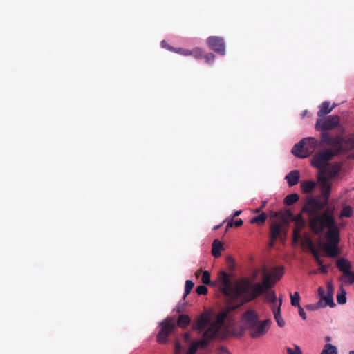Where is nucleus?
Segmentation results:
<instances>
[{"label": "nucleus", "mask_w": 354, "mask_h": 354, "mask_svg": "<svg viewBox=\"0 0 354 354\" xmlns=\"http://www.w3.org/2000/svg\"><path fill=\"white\" fill-rule=\"evenodd\" d=\"M320 190L319 198L310 196L302 207V212L308 215L309 227L315 234H322L326 227L337 225L334 216V209L328 207L331 193L332 178H317Z\"/></svg>", "instance_id": "obj_1"}, {"label": "nucleus", "mask_w": 354, "mask_h": 354, "mask_svg": "<svg viewBox=\"0 0 354 354\" xmlns=\"http://www.w3.org/2000/svg\"><path fill=\"white\" fill-rule=\"evenodd\" d=\"M272 274L266 273L263 277L262 283H254L245 278L238 283L235 287L234 294L240 298L239 304L233 306L234 309L255 299L260 295L266 292L275 284Z\"/></svg>", "instance_id": "obj_2"}, {"label": "nucleus", "mask_w": 354, "mask_h": 354, "mask_svg": "<svg viewBox=\"0 0 354 354\" xmlns=\"http://www.w3.org/2000/svg\"><path fill=\"white\" fill-rule=\"evenodd\" d=\"M330 147L319 151L312 157V165L317 168L320 173L317 177H336L337 175L344 174L341 163H329L335 156L340 154L337 151L336 147Z\"/></svg>", "instance_id": "obj_3"}, {"label": "nucleus", "mask_w": 354, "mask_h": 354, "mask_svg": "<svg viewBox=\"0 0 354 354\" xmlns=\"http://www.w3.org/2000/svg\"><path fill=\"white\" fill-rule=\"evenodd\" d=\"M245 328L252 338H258L266 334L270 328L272 322L270 319L259 320V315L254 310H247L243 316Z\"/></svg>", "instance_id": "obj_4"}, {"label": "nucleus", "mask_w": 354, "mask_h": 354, "mask_svg": "<svg viewBox=\"0 0 354 354\" xmlns=\"http://www.w3.org/2000/svg\"><path fill=\"white\" fill-rule=\"evenodd\" d=\"M322 142L330 147H336L337 151L346 153L354 149V133H348L344 137L342 135L333 136L329 133H321Z\"/></svg>", "instance_id": "obj_5"}, {"label": "nucleus", "mask_w": 354, "mask_h": 354, "mask_svg": "<svg viewBox=\"0 0 354 354\" xmlns=\"http://www.w3.org/2000/svg\"><path fill=\"white\" fill-rule=\"evenodd\" d=\"M322 144L314 137H306L294 145L292 153L298 158H304L313 154Z\"/></svg>", "instance_id": "obj_6"}, {"label": "nucleus", "mask_w": 354, "mask_h": 354, "mask_svg": "<svg viewBox=\"0 0 354 354\" xmlns=\"http://www.w3.org/2000/svg\"><path fill=\"white\" fill-rule=\"evenodd\" d=\"M326 238L328 244L324 246V252L326 257L335 258L340 253L338 248L340 241L339 228L337 225H335L332 227H326Z\"/></svg>", "instance_id": "obj_7"}, {"label": "nucleus", "mask_w": 354, "mask_h": 354, "mask_svg": "<svg viewBox=\"0 0 354 354\" xmlns=\"http://www.w3.org/2000/svg\"><path fill=\"white\" fill-rule=\"evenodd\" d=\"M220 332V326L217 324H212L203 333L201 339L192 342V344L197 347V349L206 348L211 341L214 340L218 335Z\"/></svg>", "instance_id": "obj_8"}, {"label": "nucleus", "mask_w": 354, "mask_h": 354, "mask_svg": "<svg viewBox=\"0 0 354 354\" xmlns=\"http://www.w3.org/2000/svg\"><path fill=\"white\" fill-rule=\"evenodd\" d=\"M212 324H217L212 320V313L205 310L196 319L192 325V330L198 333L204 332L206 327H210Z\"/></svg>", "instance_id": "obj_9"}, {"label": "nucleus", "mask_w": 354, "mask_h": 354, "mask_svg": "<svg viewBox=\"0 0 354 354\" xmlns=\"http://www.w3.org/2000/svg\"><path fill=\"white\" fill-rule=\"evenodd\" d=\"M339 116L330 115L323 119H317L315 127L317 130L326 133V131L335 128L339 124Z\"/></svg>", "instance_id": "obj_10"}, {"label": "nucleus", "mask_w": 354, "mask_h": 354, "mask_svg": "<svg viewBox=\"0 0 354 354\" xmlns=\"http://www.w3.org/2000/svg\"><path fill=\"white\" fill-rule=\"evenodd\" d=\"M286 237V232L282 225L279 223H273L270 226L269 247L272 248L277 239H279L281 242L284 243Z\"/></svg>", "instance_id": "obj_11"}, {"label": "nucleus", "mask_w": 354, "mask_h": 354, "mask_svg": "<svg viewBox=\"0 0 354 354\" xmlns=\"http://www.w3.org/2000/svg\"><path fill=\"white\" fill-rule=\"evenodd\" d=\"M160 326L161 328L156 337L157 342L159 344H165L168 342L167 337L169 333L175 329L176 326L173 323L169 322L167 319H165L161 322L160 323Z\"/></svg>", "instance_id": "obj_12"}, {"label": "nucleus", "mask_w": 354, "mask_h": 354, "mask_svg": "<svg viewBox=\"0 0 354 354\" xmlns=\"http://www.w3.org/2000/svg\"><path fill=\"white\" fill-rule=\"evenodd\" d=\"M207 43L210 49L217 54L224 56L225 55V45L224 39L217 36H210L207 39Z\"/></svg>", "instance_id": "obj_13"}, {"label": "nucleus", "mask_w": 354, "mask_h": 354, "mask_svg": "<svg viewBox=\"0 0 354 354\" xmlns=\"http://www.w3.org/2000/svg\"><path fill=\"white\" fill-rule=\"evenodd\" d=\"M219 281L222 285V292L225 295H230V294L232 292L233 294V297L235 299H239L235 296L234 290L235 288L232 289V281L229 277L228 274L225 271H221L219 273Z\"/></svg>", "instance_id": "obj_14"}, {"label": "nucleus", "mask_w": 354, "mask_h": 354, "mask_svg": "<svg viewBox=\"0 0 354 354\" xmlns=\"http://www.w3.org/2000/svg\"><path fill=\"white\" fill-rule=\"evenodd\" d=\"M336 266L338 270L342 272V274L351 271L352 266L347 259L340 258L337 261Z\"/></svg>", "instance_id": "obj_15"}, {"label": "nucleus", "mask_w": 354, "mask_h": 354, "mask_svg": "<svg viewBox=\"0 0 354 354\" xmlns=\"http://www.w3.org/2000/svg\"><path fill=\"white\" fill-rule=\"evenodd\" d=\"M334 289L332 284L328 283L327 286V294L326 296L323 297L324 307L328 306L330 308L335 306V304L333 300Z\"/></svg>", "instance_id": "obj_16"}, {"label": "nucleus", "mask_w": 354, "mask_h": 354, "mask_svg": "<svg viewBox=\"0 0 354 354\" xmlns=\"http://www.w3.org/2000/svg\"><path fill=\"white\" fill-rule=\"evenodd\" d=\"M317 180H318L317 178ZM316 186L319 187L318 180L317 182L312 180H304L301 182V189L304 193L310 194L312 192Z\"/></svg>", "instance_id": "obj_17"}, {"label": "nucleus", "mask_w": 354, "mask_h": 354, "mask_svg": "<svg viewBox=\"0 0 354 354\" xmlns=\"http://www.w3.org/2000/svg\"><path fill=\"white\" fill-rule=\"evenodd\" d=\"M282 303V300L280 299L279 304L277 307L273 306L272 307V311L274 314V319L276 320L278 326L279 327H283L285 326V321L281 317V305Z\"/></svg>", "instance_id": "obj_18"}, {"label": "nucleus", "mask_w": 354, "mask_h": 354, "mask_svg": "<svg viewBox=\"0 0 354 354\" xmlns=\"http://www.w3.org/2000/svg\"><path fill=\"white\" fill-rule=\"evenodd\" d=\"M293 221H295V227L293 230L295 231L301 232L306 225V221L301 214H299L294 216Z\"/></svg>", "instance_id": "obj_19"}, {"label": "nucleus", "mask_w": 354, "mask_h": 354, "mask_svg": "<svg viewBox=\"0 0 354 354\" xmlns=\"http://www.w3.org/2000/svg\"><path fill=\"white\" fill-rule=\"evenodd\" d=\"M223 249V244L218 239H215L212 243V254L215 258L221 257V251Z\"/></svg>", "instance_id": "obj_20"}, {"label": "nucleus", "mask_w": 354, "mask_h": 354, "mask_svg": "<svg viewBox=\"0 0 354 354\" xmlns=\"http://www.w3.org/2000/svg\"><path fill=\"white\" fill-rule=\"evenodd\" d=\"M330 102L328 101L324 102L319 106V110L317 113L318 116H322L324 115H326L331 112L335 106V104H333V106L330 107Z\"/></svg>", "instance_id": "obj_21"}, {"label": "nucleus", "mask_w": 354, "mask_h": 354, "mask_svg": "<svg viewBox=\"0 0 354 354\" xmlns=\"http://www.w3.org/2000/svg\"><path fill=\"white\" fill-rule=\"evenodd\" d=\"M346 291L344 288L343 285H341L337 294V301L339 304L343 305L346 303Z\"/></svg>", "instance_id": "obj_22"}, {"label": "nucleus", "mask_w": 354, "mask_h": 354, "mask_svg": "<svg viewBox=\"0 0 354 354\" xmlns=\"http://www.w3.org/2000/svg\"><path fill=\"white\" fill-rule=\"evenodd\" d=\"M190 323L191 319L187 315H180L178 318L177 324L182 328H185L190 324Z\"/></svg>", "instance_id": "obj_23"}, {"label": "nucleus", "mask_w": 354, "mask_h": 354, "mask_svg": "<svg viewBox=\"0 0 354 354\" xmlns=\"http://www.w3.org/2000/svg\"><path fill=\"white\" fill-rule=\"evenodd\" d=\"M339 280L344 283L351 285L354 283V272L350 271L344 274H342L339 278Z\"/></svg>", "instance_id": "obj_24"}, {"label": "nucleus", "mask_w": 354, "mask_h": 354, "mask_svg": "<svg viewBox=\"0 0 354 354\" xmlns=\"http://www.w3.org/2000/svg\"><path fill=\"white\" fill-rule=\"evenodd\" d=\"M266 218H267V214L265 212H262L261 214H259L258 216L253 217L250 220V223L252 224L257 223L259 225H262L265 223Z\"/></svg>", "instance_id": "obj_25"}, {"label": "nucleus", "mask_w": 354, "mask_h": 354, "mask_svg": "<svg viewBox=\"0 0 354 354\" xmlns=\"http://www.w3.org/2000/svg\"><path fill=\"white\" fill-rule=\"evenodd\" d=\"M284 268L283 266H279L274 268L272 272L270 274H272L273 279L277 282L279 281L283 274Z\"/></svg>", "instance_id": "obj_26"}, {"label": "nucleus", "mask_w": 354, "mask_h": 354, "mask_svg": "<svg viewBox=\"0 0 354 354\" xmlns=\"http://www.w3.org/2000/svg\"><path fill=\"white\" fill-rule=\"evenodd\" d=\"M299 200V195L297 193L288 194L284 198V203L286 205H292L297 202Z\"/></svg>", "instance_id": "obj_27"}, {"label": "nucleus", "mask_w": 354, "mask_h": 354, "mask_svg": "<svg viewBox=\"0 0 354 354\" xmlns=\"http://www.w3.org/2000/svg\"><path fill=\"white\" fill-rule=\"evenodd\" d=\"M337 348L335 346L331 344H326L323 350L321 352V354H337Z\"/></svg>", "instance_id": "obj_28"}, {"label": "nucleus", "mask_w": 354, "mask_h": 354, "mask_svg": "<svg viewBox=\"0 0 354 354\" xmlns=\"http://www.w3.org/2000/svg\"><path fill=\"white\" fill-rule=\"evenodd\" d=\"M310 252H311L313 258L315 259V262L317 263V265L319 266L324 265L323 260H322L319 258V254L318 251L314 248L311 241L310 242Z\"/></svg>", "instance_id": "obj_29"}, {"label": "nucleus", "mask_w": 354, "mask_h": 354, "mask_svg": "<svg viewBox=\"0 0 354 354\" xmlns=\"http://www.w3.org/2000/svg\"><path fill=\"white\" fill-rule=\"evenodd\" d=\"M324 303L322 302V301H318V302H317L315 304H307L305 306V308L307 310H310V311L317 310H318L321 308H324Z\"/></svg>", "instance_id": "obj_30"}, {"label": "nucleus", "mask_w": 354, "mask_h": 354, "mask_svg": "<svg viewBox=\"0 0 354 354\" xmlns=\"http://www.w3.org/2000/svg\"><path fill=\"white\" fill-rule=\"evenodd\" d=\"M353 214V209L351 206L344 207L340 212V217L350 218Z\"/></svg>", "instance_id": "obj_31"}, {"label": "nucleus", "mask_w": 354, "mask_h": 354, "mask_svg": "<svg viewBox=\"0 0 354 354\" xmlns=\"http://www.w3.org/2000/svg\"><path fill=\"white\" fill-rule=\"evenodd\" d=\"M194 283L191 280H187L185 281V292L183 295V298L185 299L187 295H188L190 292L192 291V288H194Z\"/></svg>", "instance_id": "obj_32"}, {"label": "nucleus", "mask_w": 354, "mask_h": 354, "mask_svg": "<svg viewBox=\"0 0 354 354\" xmlns=\"http://www.w3.org/2000/svg\"><path fill=\"white\" fill-rule=\"evenodd\" d=\"M291 305L295 307L299 306L300 296L298 292H295L293 295L290 294Z\"/></svg>", "instance_id": "obj_33"}, {"label": "nucleus", "mask_w": 354, "mask_h": 354, "mask_svg": "<svg viewBox=\"0 0 354 354\" xmlns=\"http://www.w3.org/2000/svg\"><path fill=\"white\" fill-rule=\"evenodd\" d=\"M201 281L205 285L211 284L210 273L209 271L205 270L203 272Z\"/></svg>", "instance_id": "obj_34"}, {"label": "nucleus", "mask_w": 354, "mask_h": 354, "mask_svg": "<svg viewBox=\"0 0 354 354\" xmlns=\"http://www.w3.org/2000/svg\"><path fill=\"white\" fill-rule=\"evenodd\" d=\"M174 53L183 56H190L192 55V51L191 50L184 49L182 48H176Z\"/></svg>", "instance_id": "obj_35"}, {"label": "nucleus", "mask_w": 354, "mask_h": 354, "mask_svg": "<svg viewBox=\"0 0 354 354\" xmlns=\"http://www.w3.org/2000/svg\"><path fill=\"white\" fill-rule=\"evenodd\" d=\"M287 354H302L301 350L298 345L295 344L294 348H286Z\"/></svg>", "instance_id": "obj_36"}, {"label": "nucleus", "mask_w": 354, "mask_h": 354, "mask_svg": "<svg viewBox=\"0 0 354 354\" xmlns=\"http://www.w3.org/2000/svg\"><path fill=\"white\" fill-rule=\"evenodd\" d=\"M196 292L198 295H205L207 293L208 290L205 286L200 285L196 287Z\"/></svg>", "instance_id": "obj_37"}, {"label": "nucleus", "mask_w": 354, "mask_h": 354, "mask_svg": "<svg viewBox=\"0 0 354 354\" xmlns=\"http://www.w3.org/2000/svg\"><path fill=\"white\" fill-rule=\"evenodd\" d=\"M192 51V55L194 58L199 59L203 57V51L200 48H196Z\"/></svg>", "instance_id": "obj_38"}, {"label": "nucleus", "mask_w": 354, "mask_h": 354, "mask_svg": "<svg viewBox=\"0 0 354 354\" xmlns=\"http://www.w3.org/2000/svg\"><path fill=\"white\" fill-rule=\"evenodd\" d=\"M182 351H183L182 344H180V342L178 340L176 341L174 343V354H183Z\"/></svg>", "instance_id": "obj_39"}, {"label": "nucleus", "mask_w": 354, "mask_h": 354, "mask_svg": "<svg viewBox=\"0 0 354 354\" xmlns=\"http://www.w3.org/2000/svg\"><path fill=\"white\" fill-rule=\"evenodd\" d=\"M268 299H269V301L271 302V303H275L276 300H277V296L274 293V292L272 291V292H268V290H267L266 292H264Z\"/></svg>", "instance_id": "obj_40"}, {"label": "nucleus", "mask_w": 354, "mask_h": 354, "mask_svg": "<svg viewBox=\"0 0 354 354\" xmlns=\"http://www.w3.org/2000/svg\"><path fill=\"white\" fill-rule=\"evenodd\" d=\"M204 58L206 63L212 64L215 59V55L213 53H208L204 56Z\"/></svg>", "instance_id": "obj_41"}, {"label": "nucleus", "mask_w": 354, "mask_h": 354, "mask_svg": "<svg viewBox=\"0 0 354 354\" xmlns=\"http://www.w3.org/2000/svg\"><path fill=\"white\" fill-rule=\"evenodd\" d=\"M197 350V347H196L195 345L191 342L186 352V354H196Z\"/></svg>", "instance_id": "obj_42"}, {"label": "nucleus", "mask_w": 354, "mask_h": 354, "mask_svg": "<svg viewBox=\"0 0 354 354\" xmlns=\"http://www.w3.org/2000/svg\"><path fill=\"white\" fill-rule=\"evenodd\" d=\"M217 354H232L227 347L221 346L218 348Z\"/></svg>", "instance_id": "obj_43"}, {"label": "nucleus", "mask_w": 354, "mask_h": 354, "mask_svg": "<svg viewBox=\"0 0 354 354\" xmlns=\"http://www.w3.org/2000/svg\"><path fill=\"white\" fill-rule=\"evenodd\" d=\"M161 47L163 48H166L169 51H173L174 52L175 51V48L174 47H172L171 46L167 44V42L165 41V40H162L161 41Z\"/></svg>", "instance_id": "obj_44"}, {"label": "nucleus", "mask_w": 354, "mask_h": 354, "mask_svg": "<svg viewBox=\"0 0 354 354\" xmlns=\"http://www.w3.org/2000/svg\"><path fill=\"white\" fill-rule=\"evenodd\" d=\"M318 293L321 297L319 301H322V302L324 303L323 297L326 296L325 289L322 286L319 287L318 288Z\"/></svg>", "instance_id": "obj_45"}, {"label": "nucleus", "mask_w": 354, "mask_h": 354, "mask_svg": "<svg viewBox=\"0 0 354 354\" xmlns=\"http://www.w3.org/2000/svg\"><path fill=\"white\" fill-rule=\"evenodd\" d=\"M288 180V183L290 187L294 186L299 183L300 178H286Z\"/></svg>", "instance_id": "obj_46"}, {"label": "nucleus", "mask_w": 354, "mask_h": 354, "mask_svg": "<svg viewBox=\"0 0 354 354\" xmlns=\"http://www.w3.org/2000/svg\"><path fill=\"white\" fill-rule=\"evenodd\" d=\"M301 239V232L295 231L293 230V241L297 243Z\"/></svg>", "instance_id": "obj_47"}, {"label": "nucleus", "mask_w": 354, "mask_h": 354, "mask_svg": "<svg viewBox=\"0 0 354 354\" xmlns=\"http://www.w3.org/2000/svg\"><path fill=\"white\" fill-rule=\"evenodd\" d=\"M298 307V310H299V316L301 317V319L303 320H306V314L304 311V309L301 306H297Z\"/></svg>", "instance_id": "obj_48"}, {"label": "nucleus", "mask_w": 354, "mask_h": 354, "mask_svg": "<svg viewBox=\"0 0 354 354\" xmlns=\"http://www.w3.org/2000/svg\"><path fill=\"white\" fill-rule=\"evenodd\" d=\"M300 174L298 170H292L286 175L285 177H299Z\"/></svg>", "instance_id": "obj_49"}, {"label": "nucleus", "mask_w": 354, "mask_h": 354, "mask_svg": "<svg viewBox=\"0 0 354 354\" xmlns=\"http://www.w3.org/2000/svg\"><path fill=\"white\" fill-rule=\"evenodd\" d=\"M183 339L185 340V342L187 344H191V335L189 333H185L184 335H183Z\"/></svg>", "instance_id": "obj_50"}, {"label": "nucleus", "mask_w": 354, "mask_h": 354, "mask_svg": "<svg viewBox=\"0 0 354 354\" xmlns=\"http://www.w3.org/2000/svg\"><path fill=\"white\" fill-rule=\"evenodd\" d=\"M319 270L323 274H327L328 273V267L326 266L322 265L319 266Z\"/></svg>", "instance_id": "obj_51"}, {"label": "nucleus", "mask_w": 354, "mask_h": 354, "mask_svg": "<svg viewBox=\"0 0 354 354\" xmlns=\"http://www.w3.org/2000/svg\"><path fill=\"white\" fill-rule=\"evenodd\" d=\"M243 224V221L242 219L239 218L238 220H236L235 222H234V225L236 226V227H240Z\"/></svg>", "instance_id": "obj_52"}, {"label": "nucleus", "mask_w": 354, "mask_h": 354, "mask_svg": "<svg viewBox=\"0 0 354 354\" xmlns=\"http://www.w3.org/2000/svg\"><path fill=\"white\" fill-rule=\"evenodd\" d=\"M241 212H242L241 210H236V211H235L234 212V214H232V218L239 216L241 214Z\"/></svg>", "instance_id": "obj_53"}, {"label": "nucleus", "mask_w": 354, "mask_h": 354, "mask_svg": "<svg viewBox=\"0 0 354 354\" xmlns=\"http://www.w3.org/2000/svg\"><path fill=\"white\" fill-rule=\"evenodd\" d=\"M234 225V221H232V219L227 223V226H226V228L227 230L229 229L230 227H232Z\"/></svg>", "instance_id": "obj_54"}, {"label": "nucleus", "mask_w": 354, "mask_h": 354, "mask_svg": "<svg viewBox=\"0 0 354 354\" xmlns=\"http://www.w3.org/2000/svg\"><path fill=\"white\" fill-rule=\"evenodd\" d=\"M266 203H267V201H262V203H261V205L260 207V209H263L266 207Z\"/></svg>", "instance_id": "obj_55"}, {"label": "nucleus", "mask_w": 354, "mask_h": 354, "mask_svg": "<svg viewBox=\"0 0 354 354\" xmlns=\"http://www.w3.org/2000/svg\"><path fill=\"white\" fill-rule=\"evenodd\" d=\"M331 340H332L331 337H330V336H326V337H325V341H326V342H330Z\"/></svg>", "instance_id": "obj_56"}, {"label": "nucleus", "mask_w": 354, "mask_h": 354, "mask_svg": "<svg viewBox=\"0 0 354 354\" xmlns=\"http://www.w3.org/2000/svg\"><path fill=\"white\" fill-rule=\"evenodd\" d=\"M306 114H307V110H305V111L303 112L302 115H301L302 118H304V117L306 116Z\"/></svg>", "instance_id": "obj_57"}, {"label": "nucleus", "mask_w": 354, "mask_h": 354, "mask_svg": "<svg viewBox=\"0 0 354 354\" xmlns=\"http://www.w3.org/2000/svg\"><path fill=\"white\" fill-rule=\"evenodd\" d=\"M221 225H216L214 227V230H217L220 227H221Z\"/></svg>", "instance_id": "obj_58"}, {"label": "nucleus", "mask_w": 354, "mask_h": 354, "mask_svg": "<svg viewBox=\"0 0 354 354\" xmlns=\"http://www.w3.org/2000/svg\"><path fill=\"white\" fill-rule=\"evenodd\" d=\"M348 354H354V350L350 351Z\"/></svg>", "instance_id": "obj_59"}, {"label": "nucleus", "mask_w": 354, "mask_h": 354, "mask_svg": "<svg viewBox=\"0 0 354 354\" xmlns=\"http://www.w3.org/2000/svg\"><path fill=\"white\" fill-rule=\"evenodd\" d=\"M261 209H260V207H259V208H258V209H257L256 212H257V213H259V212L261 211Z\"/></svg>", "instance_id": "obj_60"}, {"label": "nucleus", "mask_w": 354, "mask_h": 354, "mask_svg": "<svg viewBox=\"0 0 354 354\" xmlns=\"http://www.w3.org/2000/svg\"><path fill=\"white\" fill-rule=\"evenodd\" d=\"M288 214H289L290 216H293V215H292V214L291 213V212H290V211H288Z\"/></svg>", "instance_id": "obj_61"}]
</instances>
